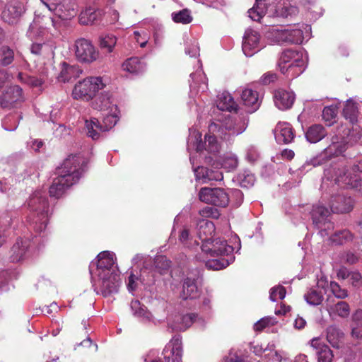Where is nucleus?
Returning <instances> with one entry per match:
<instances>
[{
  "mask_svg": "<svg viewBox=\"0 0 362 362\" xmlns=\"http://www.w3.org/2000/svg\"><path fill=\"white\" fill-rule=\"evenodd\" d=\"M352 336L362 337V310H357L353 315Z\"/></svg>",
  "mask_w": 362,
  "mask_h": 362,
  "instance_id": "47",
  "label": "nucleus"
},
{
  "mask_svg": "<svg viewBox=\"0 0 362 362\" xmlns=\"http://www.w3.org/2000/svg\"><path fill=\"white\" fill-rule=\"evenodd\" d=\"M98 276L101 281L100 290L103 296L107 297L118 292L121 281L117 272L111 274H102Z\"/></svg>",
  "mask_w": 362,
  "mask_h": 362,
  "instance_id": "20",
  "label": "nucleus"
},
{
  "mask_svg": "<svg viewBox=\"0 0 362 362\" xmlns=\"http://www.w3.org/2000/svg\"><path fill=\"white\" fill-rule=\"evenodd\" d=\"M172 18L175 23H180L182 24H188L192 21V17L190 14V12L187 9H183L177 13H173Z\"/></svg>",
  "mask_w": 362,
  "mask_h": 362,
  "instance_id": "53",
  "label": "nucleus"
},
{
  "mask_svg": "<svg viewBox=\"0 0 362 362\" xmlns=\"http://www.w3.org/2000/svg\"><path fill=\"white\" fill-rule=\"evenodd\" d=\"M325 175L327 176L328 179H334L335 182L342 187H357L361 185L362 160H358L349 173L346 170L345 172V169L338 168L337 171L334 170V175H332L331 170L326 169Z\"/></svg>",
  "mask_w": 362,
  "mask_h": 362,
  "instance_id": "6",
  "label": "nucleus"
},
{
  "mask_svg": "<svg viewBox=\"0 0 362 362\" xmlns=\"http://www.w3.org/2000/svg\"><path fill=\"white\" fill-rule=\"evenodd\" d=\"M185 53L192 57L199 55V47L196 40H192L187 45Z\"/></svg>",
  "mask_w": 362,
  "mask_h": 362,
  "instance_id": "62",
  "label": "nucleus"
},
{
  "mask_svg": "<svg viewBox=\"0 0 362 362\" xmlns=\"http://www.w3.org/2000/svg\"><path fill=\"white\" fill-rule=\"evenodd\" d=\"M199 213L203 218H218L220 216L218 210L211 206H205Z\"/></svg>",
  "mask_w": 362,
  "mask_h": 362,
  "instance_id": "59",
  "label": "nucleus"
},
{
  "mask_svg": "<svg viewBox=\"0 0 362 362\" xmlns=\"http://www.w3.org/2000/svg\"><path fill=\"white\" fill-rule=\"evenodd\" d=\"M327 134L325 129L321 124H313L305 132V138L310 143H317Z\"/></svg>",
  "mask_w": 362,
  "mask_h": 362,
  "instance_id": "37",
  "label": "nucleus"
},
{
  "mask_svg": "<svg viewBox=\"0 0 362 362\" xmlns=\"http://www.w3.org/2000/svg\"><path fill=\"white\" fill-rule=\"evenodd\" d=\"M24 12V6L21 2L13 1L9 2L1 12V18L8 24L16 23Z\"/></svg>",
  "mask_w": 362,
  "mask_h": 362,
  "instance_id": "22",
  "label": "nucleus"
},
{
  "mask_svg": "<svg viewBox=\"0 0 362 362\" xmlns=\"http://www.w3.org/2000/svg\"><path fill=\"white\" fill-rule=\"evenodd\" d=\"M337 114V108L334 105L325 107L322 111V117L325 121H331Z\"/></svg>",
  "mask_w": 362,
  "mask_h": 362,
  "instance_id": "63",
  "label": "nucleus"
},
{
  "mask_svg": "<svg viewBox=\"0 0 362 362\" xmlns=\"http://www.w3.org/2000/svg\"><path fill=\"white\" fill-rule=\"evenodd\" d=\"M86 127L88 136L94 140L100 137V132H103V126L96 118L86 120Z\"/></svg>",
  "mask_w": 362,
  "mask_h": 362,
  "instance_id": "42",
  "label": "nucleus"
},
{
  "mask_svg": "<svg viewBox=\"0 0 362 362\" xmlns=\"http://www.w3.org/2000/svg\"><path fill=\"white\" fill-rule=\"evenodd\" d=\"M238 158L235 153H228L221 158V165L222 168L228 171L235 170L238 166Z\"/></svg>",
  "mask_w": 362,
  "mask_h": 362,
  "instance_id": "46",
  "label": "nucleus"
},
{
  "mask_svg": "<svg viewBox=\"0 0 362 362\" xmlns=\"http://www.w3.org/2000/svg\"><path fill=\"white\" fill-rule=\"evenodd\" d=\"M344 337V333L335 326H329L327 329V339L329 343L336 348H339Z\"/></svg>",
  "mask_w": 362,
  "mask_h": 362,
  "instance_id": "41",
  "label": "nucleus"
},
{
  "mask_svg": "<svg viewBox=\"0 0 362 362\" xmlns=\"http://www.w3.org/2000/svg\"><path fill=\"white\" fill-rule=\"evenodd\" d=\"M274 136L277 143L287 144L293 140L295 134L290 124L279 122L274 129Z\"/></svg>",
  "mask_w": 362,
  "mask_h": 362,
  "instance_id": "25",
  "label": "nucleus"
},
{
  "mask_svg": "<svg viewBox=\"0 0 362 362\" xmlns=\"http://www.w3.org/2000/svg\"><path fill=\"white\" fill-rule=\"evenodd\" d=\"M130 308L133 315L140 319L142 322H150L153 320V316L151 312L144 305H141L138 300L131 302Z\"/></svg>",
  "mask_w": 362,
  "mask_h": 362,
  "instance_id": "32",
  "label": "nucleus"
},
{
  "mask_svg": "<svg viewBox=\"0 0 362 362\" xmlns=\"http://www.w3.org/2000/svg\"><path fill=\"white\" fill-rule=\"evenodd\" d=\"M122 66L124 71L134 74L142 73L146 68L144 64L137 57H132L127 59Z\"/></svg>",
  "mask_w": 362,
  "mask_h": 362,
  "instance_id": "39",
  "label": "nucleus"
},
{
  "mask_svg": "<svg viewBox=\"0 0 362 362\" xmlns=\"http://www.w3.org/2000/svg\"><path fill=\"white\" fill-rule=\"evenodd\" d=\"M114 106L115 105L112 103L111 96L107 93H101L100 95H98L92 102L93 108L100 111L109 110L112 111Z\"/></svg>",
  "mask_w": 362,
  "mask_h": 362,
  "instance_id": "34",
  "label": "nucleus"
},
{
  "mask_svg": "<svg viewBox=\"0 0 362 362\" xmlns=\"http://www.w3.org/2000/svg\"><path fill=\"white\" fill-rule=\"evenodd\" d=\"M157 257V254L153 255V257L150 255L144 257L137 254L132 259L134 264L143 260V267L141 269L140 276L148 285L154 284L156 281L158 274Z\"/></svg>",
  "mask_w": 362,
  "mask_h": 362,
  "instance_id": "9",
  "label": "nucleus"
},
{
  "mask_svg": "<svg viewBox=\"0 0 362 362\" xmlns=\"http://www.w3.org/2000/svg\"><path fill=\"white\" fill-rule=\"evenodd\" d=\"M198 196L202 202L223 208L228 205L230 200L228 193L220 187H202L200 189Z\"/></svg>",
  "mask_w": 362,
  "mask_h": 362,
  "instance_id": "8",
  "label": "nucleus"
},
{
  "mask_svg": "<svg viewBox=\"0 0 362 362\" xmlns=\"http://www.w3.org/2000/svg\"><path fill=\"white\" fill-rule=\"evenodd\" d=\"M259 158V153L257 148L252 145L249 146L245 151V159L253 163Z\"/></svg>",
  "mask_w": 362,
  "mask_h": 362,
  "instance_id": "58",
  "label": "nucleus"
},
{
  "mask_svg": "<svg viewBox=\"0 0 362 362\" xmlns=\"http://www.w3.org/2000/svg\"><path fill=\"white\" fill-rule=\"evenodd\" d=\"M62 68L57 76V79L60 82H68L69 80L74 76L76 68L73 66H69L65 62L62 64Z\"/></svg>",
  "mask_w": 362,
  "mask_h": 362,
  "instance_id": "51",
  "label": "nucleus"
},
{
  "mask_svg": "<svg viewBox=\"0 0 362 362\" xmlns=\"http://www.w3.org/2000/svg\"><path fill=\"white\" fill-rule=\"evenodd\" d=\"M349 141L347 137L339 136L338 135L332 136L331 144L319 155L307 160L302 168L308 170L309 168L307 169V168L310 165L316 167L327 163L329 159L333 157L341 155L346 150Z\"/></svg>",
  "mask_w": 362,
  "mask_h": 362,
  "instance_id": "5",
  "label": "nucleus"
},
{
  "mask_svg": "<svg viewBox=\"0 0 362 362\" xmlns=\"http://www.w3.org/2000/svg\"><path fill=\"white\" fill-rule=\"evenodd\" d=\"M105 12L103 9H94L88 8L80 14L79 21L81 24H95L101 21Z\"/></svg>",
  "mask_w": 362,
  "mask_h": 362,
  "instance_id": "30",
  "label": "nucleus"
},
{
  "mask_svg": "<svg viewBox=\"0 0 362 362\" xmlns=\"http://www.w3.org/2000/svg\"><path fill=\"white\" fill-rule=\"evenodd\" d=\"M193 323L199 327H204L205 320L194 313L180 315L177 314L168 318V325L173 331L183 332L188 329Z\"/></svg>",
  "mask_w": 362,
  "mask_h": 362,
  "instance_id": "14",
  "label": "nucleus"
},
{
  "mask_svg": "<svg viewBox=\"0 0 362 362\" xmlns=\"http://www.w3.org/2000/svg\"><path fill=\"white\" fill-rule=\"evenodd\" d=\"M246 129L245 122L231 118L224 122H211L209 125V132L205 135L204 142L202 141V134L196 130H190L187 140V150L197 152L203 150L213 154L220 152L222 146L218 138L223 141H230L236 136L242 134Z\"/></svg>",
  "mask_w": 362,
  "mask_h": 362,
  "instance_id": "1",
  "label": "nucleus"
},
{
  "mask_svg": "<svg viewBox=\"0 0 362 362\" xmlns=\"http://www.w3.org/2000/svg\"><path fill=\"white\" fill-rule=\"evenodd\" d=\"M29 247L28 240L18 239L11 250V260L18 262L22 260L25 256Z\"/></svg>",
  "mask_w": 362,
  "mask_h": 362,
  "instance_id": "33",
  "label": "nucleus"
},
{
  "mask_svg": "<svg viewBox=\"0 0 362 362\" xmlns=\"http://www.w3.org/2000/svg\"><path fill=\"white\" fill-rule=\"evenodd\" d=\"M328 311L332 313H335L341 317H346L349 315L350 308L349 305L344 301L338 302L334 306L328 308Z\"/></svg>",
  "mask_w": 362,
  "mask_h": 362,
  "instance_id": "50",
  "label": "nucleus"
},
{
  "mask_svg": "<svg viewBox=\"0 0 362 362\" xmlns=\"http://www.w3.org/2000/svg\"><path fill=\"white\" fill-rule=\"evenodd\" d=\"M28 209L30 214L28 221L37 232L43 231L48 223L49 204L45 192L35 191L27 200Z\"/></svg>",
  "mask_w": 362,
  "mask_h": 362,
  "instance_id": "3",
  "label": "nucleus"
},
{
  "mask_svg": "<svg viewBox=\"0 0 362 362\" xmlns=\"http://www.w3.org/2000/svg\"><path fill=\"white\" fill-rule=\"evenodd\" d=\"M179 239L188 247H193L194 245L198 246L199 244L197 240L192 241V240L189 238V230L185 228L181 231Z\"/></svg>",
  "mask_w": 362,
  "mask_h": 362,
  "instance_id": "61",
  "label": "nucleus"
},
{
  "mask_svg": "<svg viewBox=\"0 0 362 362\" xmlns=\"http://www.w3.org/2000/svg\"><path fill=\"white\" fill-rule=\"evenodd\" d=\"M354 201L351 197L337 195L331 201V209L334 213H347L352 210Z\"/></svg>",
  "mask_w": 362,
  "mask_h": 362,
  "instance_id": "27",
  "label": "nucleus"
},
{
  "mask_svg": "<svg viewBox=\"0 0 362 362\" xmlns=\"http://www.w3.org/2000/svg\"><path fill=\"white\" fill-rule=\"evenodd\" d=\"M104 86L101 78L90 77L78 81L72 91L74 99L88 101Z\"/></svg>",
  "mask_w": 362,
  "mask_h": 362,
  "instance_id": "7",
  "label": "nucleus"
},
{
  "mask_svg": "<svg viewBox=\"0 0 362 362\" xmlns=\"http://www.w3.org/2000/svg\"><path fill=\"white\" fill-rule=\"evenodd\" d=\"M196 180L202 183L209 181H219L223 179V174L218 170L209 169L203 166H199L194 170Z\"/></svg>",
  "mask_w": 362,
  "mask_h": 362,
  "instance_id": "28",
  "label": "nucleus"
},
{
  "mask_svg": "<svg viewBox=\"0 0 362 362\" xmlns=\"http://www.w3.org/2000/svg\"><path fill=\"white\" fill-rule=\"evenodd\" d=\"M75 54L78 60L87 63H91L99 57V52L92 42L84 38L75 42Z\"/></svg>",
  "mask_w": 362,
  "mask_h": 362,
  "instance_id": "15",
  "label": "nucleus"
},
{
  "mask_svg": "<svg viewBox=\"0 0 362 362\" xmlns=\"http://www.w3.org/2000/svg\"><path fill=\"white\" fill-rule=\"evenodd\" d=\"M264 47L258 31L251 28L245 30L243 40V52L247 57H252Z\"/></svg>",
  "mask_w": 362,
  "mask_h": 362,
  "instance_id": "16",
  "label": "nucleus"
},
{
  "mask_svg": "<svg viewBox=\"0 0 362 362\" xmlns=\"http://www.w3.org/2000/svg\"><path fill=\"white\" fill-rule=\"evenodd\" d=\"M305 33H303V30L300 29H287V42L291 44H301L304 39L307 40L310 37V28L308 25H306Z\"/></svg>",
  "mask_w": 362,
  "mask_h": 362,
  "instance_id": "36",
  "label": "nucleus"
},
{
  "mask_svg": "<svg viewBox=\"0 0 362 362\" xmlns=\"http://www.w3.org/2000/svg\"><path fill=\"white\" fill-rule=\"evenodd\" d=\"M11 219H6L0 223V247L6 243L8 238L12 234V230L8 227V223Z\"/></svg>",
  "mask_w": 362,
  "mask_h": 362,
  "instance_id": "54",
  "label": "nucleus"
},
{
  "mask_svg": "<svg viewBox=\"0 0 362 362\" xmlns=\"http://www.w3.org/2000/svg\"><path fill=\"white\" fill-rule=\"evenodd\" d=\"M117 43V37L112 34H107L100 37V47L105 49L107 52L110 53Z\"/></svg>",
  "mask_w": 362,
  "mask_h": 362,
  "instance_id": "49",
  "label": "nucleus"
},
{
  "mask_svg": "<svg viewBox=\"0 0 362 362\" xmlns=\"http://www.w3.org/2000/svg\"><path fill=\"white\" fill-rule=\"evenodd\" d=\"M267 37L272 42L276 44H288L287 29H280L277 27H272L267 32Z\"/></svg>",
  "mask_w": 362,
  "mask_h": 362,
  "instance_id": "38",
  "label": "nucleus"
},
{
  "mask_svg": "<svg viewBox=\"0 0 362 362\" xmlns=\"http://www.w3.org/2000/svg\"><path fill=\"white\" fill-rule=\"evenodd\" d=\"M197 228V235L201 240L202 244L206 240L211 239L212 235L215 232V226L213 222L204 218L198 221Z\"/></svg>",
  "mask_w": 362,
  "mask_h": 362,
  "instance_id": "31",
  "label": "nucleus"
},
{
  "mask_svg": "<svg viewBox=\"0 0 362 362\" xmlns=\"http://www.w3.org/2000/svg\"><path fill=\"white\" fill-rule=\"evenodd\" d=\"M343 114L346 119H349L350 122L354 123L356 121L358 115L357 104L351 99L347 100L343 110Z\"/></svg>",
  "mask_w": 362,
  "mask_h": 362,
  "instance_id": "44",
  "label": "nucleus"
},
{
  "mask_svg": "<svg viewBox=\"0 0 362 362\" xmlns=\"http://www.w3.org/2000/svg\"><path fill=\"white\" fill-rule=\"evenodd\" d=\"M60 22L56 19L45 15L35 14L33 23L30 25L27 32L28 36L31 39L42 37L49 25L58 28Z\"/></svg>",
  "mask_w": 362,
  "mask_h": 362,
  "instance_id": "11",
  "label": "nucleus"
},
{
  "mask_svg": "<svg viewBox=\"0 0 362 362\" xmlns=\"http://www.w3.org/2000/svg\"><path fill=\"white\" fill-rule=\"evenodd\" d=\"M113 252L104 251L97 256L95 263H92L90 266V273H92V265L96 264L97 275L105 274H111L115 273V257Z\"/></svg>",
  "mask_w": 362,
  "mask_h": 362,
  "instance_id": "17",
  "label": "nucleus"
},
{
  "mask_svg": "<svg viewBox=\"0 0 362 362\" xmlns=\"http://www.w3.org/2000/svg\"><path fill=\"white\" fill-rule=\"evenodd\" d=\"M85 165V160L80 154L69 156L56 170L57 177L53 180L49 187L50 197L56 199L61 197L66 189L76 183L84 170Z\"/></svg>",
  "mask_w": 362,
  "mask_h": 362,
  "instance_id": "2",
  "label": "nucleus"
},
{
  "mask_svg": "<svg viewBox=\"0 0 362 362\" xmlns=\"http://www.w3.org/2000/svg\"><path fill=\"white\" fill-rule=\"evenodd\" d=\"M223 362H249L240 353L230 351Z\"/></svg>",
  "mask_w": 362,
  "mask_h": 362,
  "instance_id": "64",
  "label": "nucleus"
},
{
  "mask_svg": "<svg viewBox=\"0 0 362 362\" xmlns=\"http://www.w3.org/2000/svg\"><path fill=\"white\" fill-rule=\"evenodd\" d=\"M15 59V54L13 49L6 45L0 47V65L9 66Z\"/></svg>",
  "mask_w": 362,
  "mask_h": 362,
  "instance_id": "45",
  "label": "nucleus"
},
{
  "mask_svg": "<svg viewBox=\"0 0 362 362\" xmlns=\"http://www.w3.org/2000/svg\"><path fill=\"white\" fill-rule=\"evenodd\" d=\"M307 57L303 51L287 49L282 52L278 65L284 75L293 78L305 71Z\"/></svg>",
  "mask_w": 362,
  "mask_h": 362,
  "instance_id": "4",
  "label": "nucleus"
},
{
  "mask_svg": "<svg viewBox=\"0 0 362 362\" xmlns=\"http://www.w3.org/2000/svg\"><path fill=\"white\" fill-rule=\"evenodd\" d=\"M286 289L282 286H274L270 289L269 298L272 301L275 302L277 300H282L285 298Z\"/></svg>",
  "mask_w": 362,
  "mask_h": 362,
  "instance_id": "55",
  "label": "nucleus"
},
{
  "mask_svg": "<svg viewBox=\"0 0 362 362\" xmlns=\"http://www.w3.org/2000/svg\"><path fill=\"white\" fill-rule=\"evenodd\" d=\"M240 97L245 111L247 112L252 113L259 107L261 100L256 90L245 88L242 90Z\"/></svg>",
  "mask_w": 362,
  "mask_h": 362,
  "instance_id": "24",
  "label": "nucleus"
},
{
  "mask_svg": "<svg viewBox=\"0 0 362 362\" xmlns=\"http://www.w3.org/2000/svg\"><path fill=\"white\" fill-rule=\"evenodd\" d=\"M330 289L334 296L337 298L343 299L348 296L347 291L346 289L341 288L337 282H330Z\"/></svg>",
  "mask_w": 362,
  "mask_h": 362,
  "instance_id": "60",
  "label": "nucleus"
},
{
  "mask_svg": "<svg viewBox=\"0 0 362 362\" xmlns=\"http://www.w3.org/2000/svg\"><path fill=\"white\" fill-rule=\"evenodd\" d=\"M269 1L256 0L255 6L248 11L249 17L255 21H259L261 18H263L264 8L269 4Z\"/></svg>",
  "mask_w": 362,
  "mask_h": 362,
  "instance_id": "40",
  "label": "nucleus"
},
{
  "mask_svg": "<svg viewBox=\"0 0 362 362\" xmlns=\"http://www.w3.org/2000/svg\"><path fill=\"white\" fill-rule=\"evenodd\" d=\"M298 12V8L292 6L288 0H274L265 7L263 18H288Z\"/></svg>",
  "mask_w": 362,
  "mask_h": 362,
  "instance_id": "10",
  "label": "nucleus"
},
{
  "mask_svg": "<svg viewBox=\"0 0 362 362\" xmlns=\"http://www.w3.org/2000/svg\"><path fill=\"white\" fill-rule=\"evenodd\" d=\"M199 288L197 284V279L193 277H187L183 281L182 290L180 293V297L184 299H194L199 296Z\"/></svg>",
  "mask_w": 362,
  "mask_h": 362,
  "instance_id": "29",
  "label": "nucleus"
},
{
  "mask_svg": "<svg viewBox=\"0 0 362 362\" xmlns=\"http://www.w3.org/2000/svg\"><path fill=\"white\" fill-rule=\"evenodd\" d=\"M354 235L349 230L336 231L330 236V240L335 245H343L353 240Z\"/></svg>",
  "mask_w": 362,
  "mask_h": 362,
  "instance_id": "43",
  "label": "nucleus"
},
{
  "mask_svg": "<svg viewBox=\"0 0 362 362\" xmlns=\"http://www.w3.org/2000/svg\"><path fill=\"white\" fill-rule=\"evenodd\" d=\"M199 68L198 69L190 74L191 80L189 81V97L194 98V103L196 105L195 111H197V107L199 105V102L195 98L200 93L199 97L208 90L207 78L202 69V64L199 60L198 62Z\"/></svg>",
  "mask_w": 362,
  "mask_h": 362,
  "instance_id": "13",
  "label": "nucleus"
},
{
  "mask_svg": "<svg viewBox=\"0 0 362 362\" xmlns=\"http://www.w3.org/2000/svg\"><path fill=\"white\" fill-rule=\"evenodd\" d=\"M218 109L222 111L232 112L236 110L237 104L229 93L224 92L218 96L216 100Z\"/></svg>",
  "mask_w": 362,
  "mask_h": 362,
  "instance_id": "35",
  "label": "nucleus"
},
{
  "mask_svg": "<svg viewBox=\"0 0 362 362\" xmlns=\"http://www.w3.org/2000/svg\"><path fill=\"white\" fill-rule=\"evenodd\" d=\"M295 100V95L291 90L284 89L277 90L274 95V104L277 108L281 110L291 108Z\"/></svg>",
  "mask_w": 362,
  "mask_h": 362,
  "instance_id": "26",
  "label": "nucleus"
},
{
  "mask_svg": "<svg viewBox=\"0 0 362 362\" xmlns=\"http://www.w3.org/2000/svg\"><path fill=\"white\" fill-rule=\"evenodd\" d=\"M117 117L115 115L110 114L104 117L103 119V132H107L112 129L117 122Z\"/></svg>",
  "mask_w": 362,
  "mask_h": 362,
  "instance_id": "57",
  "label": "nucleus"
},
{
  "mask_svg": "<svg viewBox=\"0 0 362 362\" xmlns=\"http://www.w3.org/2000/svg\"><path fill=\"white\" fill-rule=\"evenodd\" d=\"M276 320L275 318L272 317H264L260 319L254 325V329L255 331H262L264 328L269 326L274 325L276 323Z\"/></svg>",
  "mask_w": 362,
  "mask_h": 362,
  "instance_id": "56",
  "label": "nucleus"
},
{
  "mask_svg": "<svg viewBox=\"0 0 362 362\" xmlns=\"http://www.w3.org/2000/svg\"><path fill=\"white\" fill-rule=\"evenodd\" d=\"M309 344L315 350L317 362H333L334 354L330 348L319 338H313Z\"/></svg>",
  "mask_w": 362,
  "mask_h": 362,
  "instance_id": "23",
  "label": "nucleus"
},
{
  "mask_svg": "<svg viewBox=\"0 0 362 362\" xmlns=\"http://www.w3.org/2000/svg\"><path fill=\"white\" fill-rule=\"evenodd\" d=\"M24 100L22 88L17 85L11 86L6 88L0 97L1 106L3 108H12L16 104Z\"/></svg>",
  "mask_w": 362,
  "mask_h": 362,
  "instance_id": "19",
  "label": "nucleus"
},
{
  "mask_svg": "<svg viewBox=\"0 0 362 362\" xmlns=\"http://www.w3.org/2000/svg\"><path fill=\"white\" fill-rule=\"evenodd\" d=\"M306 302L312 305H318L323 300V296L321 292L314 288H311L304 296Z\"/></svg>",
  "mask_w": 362,
  "mask_h": 362,
  "instance_id": "52",
  "label": "nucleus"
},
{
  "mask_svg": "<svg viewBox=\"0 0 362 362\" xmlns=\"http://www.w3.org/2000/svg\"><path fill=\"white\" fill-rule=\"evenodd\" d=\"M209 257L202 255L195 256L197 261L204 262L206 267L213 270H220L226 268L234 262L235 257L233 254L225 256H218L208 259Z\"/></svg>",
  "mask_w": 362,
  "mask_h": 362,
  "instance_id": "21",
  "label": "nucleus"
},
{
  "mask_svg": "<svg viewBox=\"0 0 362 362\" xmlns=\"http://www.w3.org/2000/svg\"><path fill=\"white\" fill-rule=\"evenodd\" d=\"M237 181L242 187L248 188L253 186L255 182V177L249 170H244L238 175Z\"/></svg>",
  "mask_w": 362,
  "mask_h": 362,
  "instance_id": "48",
  "label": "nucleus"
},
{
  "mask_svg": "<svg viewBox=\"0 0 362 362\" xmlns=\"http://www.w3.org/2000/svg\"><path fill=\"white\" fill-rule=\"evenodd\" d=\"M200 255L215 257L233 254V247L227 244V242L220 238L206 240L201 246Z\"/></svg>",
  "mask_w": 362,
  "mask_h": 362,
  "instance_id": "12",
  "label": "nucleus"
},
{
  "mask_svg": "<svg viewBox=\"0 0 362 362\" xmlns=\"http://www.w3.org/2000/svg\"><path fill=\"white\" fill-rule=\"evenodd\" d=\"M329 214V210L324 206L320 204L313 206L311 211L313 223L316 227L321 229L320 231L321 236L328 235L326 228H322L323 226L327 224L328 228H333V224L328 219Z\"/></svg>",
  "mask_w": 362,
  "mask_h": 362,
  "instance_id": "18",
  "label": "nucleus"
}]
</instances>
